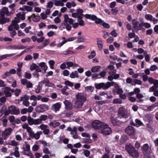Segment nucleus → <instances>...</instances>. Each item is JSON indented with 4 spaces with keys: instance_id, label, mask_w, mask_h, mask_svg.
<instances>
[{
    "instance_id": "21",
    "label": "nucleus",
    "mask_w": 158,
    "mask_h": 158,
    "mask_svg": "<svg viewBox=\"0 0 158 158\" xmlns=\"http://www.w3.org/2000/svg\"><path fill=\"white\" fill-rule=\"evenodd\" d=\"M128 139V137L126 135H123L121 138V142L122 143H124L126 142Z\"/></svg>"
},
{
    "instance_id": "17",
    "label": "nucleus",
    "mask_w": 158,
    "mask_h": 158,
    "mask_svg": "<svg viewBox=\"0 0 158 158\" xmlns=\"http://www.w3.org/2000/svg\"><path fill=\"white\" fill-rule=\"evenodd\" d=\"M8 47L9 48V49H10L12 50H14V49H23L27 47V46H25L23 45H21L20 46H17L16 45H10Z\"/></svg>"
},
{
    "instance_id": "30",
    "label": "nucleus",
    "mask_w": 158,
    "mask_h": 158,
    "mask_svg": "<svg viewBox=\"0 0 158 158\" xmlns=\"http://www.w3.org/2000/svg\"><path fill=\"white\" fill-rule=\"evenodd\" d=\"M73 53V52L72 51L67 50L63 52V54L64 55H67L68 54H72Z\"/></svg>"
},
{
    "instance_id": "44",
    "label": "nucleus",
    "mask_w": 158,
    "mask_h": 158,
    "mask_svg": "<svg viewBox=\"0 0 158 158\" xmlns=\"http://www.w3.org/2000/svg\"><path fill=\"white\" fill-rule=\"evenodd\" d=\"M110 34L114 37H116L118 35V34L116 32L115 30H114L110 33Z\"/></svg>"
},
{
    "instance_id": "28",
    "label": "nucleus",
    "mask_w": 158,
    "mask_h": 158,
    "mask_svg": "<svg viewBox=\"0 0 158 158\" xmlns=\"http://www.w3.org/2000/svg\"><path fill=\"white\" fill-rule=\"evenodd\" d=\"M40 19V17L39 15H36L35 17H33L32 18V21L34 22H38L39 21Z\"/></svg>"
},
{
    "instance_id": "29",
    "label": "nucleus",
    "mask_w": 158,
    "mask_h": 158,
    "mask_svg": "<svg viewBox=\"0 0 158 158\" xmlns=\"http://www.w3.org/2000/svg\"><path fill=\"white\" fill-rule=\"evenodd\" d=\"M48 118V116L46 115H42L40 116L39 118L40 121H45Z\"/></svg>"
},
{
    "instance_id": "27",
    "label": "nucleus",
    "mask_w": 158,
    "mask_h": 158,
    "mask_svg": "<svg viewBox=\"0 0 158 158\" xmlns=\"http://www.w3.org/2000/svg\"><path fill=\"white\" fill-rule=\"evenodd\" d=\"M72 16L75 18H78V19H82V17L80 16H79L77 13H73L72 14Z\"/></svg>"
},
{
    "instance_id": "62",
    "label": "nucleus",
    "mask_w": 158,
    "mask_h": 158,
    "mask_svg": "<svg viewBox=\"0 0 158 158\" xmlns=\"http://www.w3.org/2000/svg\"><path fill=\"white\" fill-rule=\"evenodd\" d=\"M54 21L56 23H58L61 22V19L58 17H57L54 19Z\"/></svg>"
},
{
    "instance_id": "49",
    "label": "nucleus",
    "mask_w": 158,
    "mask_h": 158,
    "mask_svg": "<svg viewBox=\"0 0 158 158\" xmlns=\"http://www.w3.org/2000/svg\"><path fill=\"white\" fill-rule=\"evenodd\" d=\"M134 82L135 84H138L139 85H141L142 84V81L140 80L137 79H135L134 80Z\"/></svg>"
},
{
    "instance_id": "7",
    "label": "nucleus",
    "mask_w": 158,
    "mask_h": 158,
    "mask_svg": "<svg viewBox=\"0 0 158 158\" xmlns=\"http://www.w3.org/2000/svg\"><path fill=\"white\" fill-rule=\"evenodd\" d=\"M125 132L129 136H132L135 135V130L134 128L131 126H128L125 130Z\"/></svg>"
},
{
    "instance_id": "6",
    "label": "nucleus",
    "mask_w": 158,
    "mask_h": 158,
    "mask_svg": "<svg viewBox=\"0 0 158 158\" xmlns=\"http://www.w3.org/2000/svg\"><path fill=\"white\" fill-rule=\"evenodd\" d=\"M48 105L43 104L36 106L35 109L36 112L38 113H43L48 110Z\"/></svg>"
},
{
    "instance_id": "61",
    "label": "nucleus",
    "mask_w": 158,
    "mask_h": 158,
    "mask_svg": "<svg viewBox=\"0 0 158 158\" xmlns=\"http://www.w3.org/2000/svg\"><path fill=\"white\" fill-rule=\"evenodd\" d=\"M49 40L46 39L44 40V42L43 43V45L45 47L49 44Z\"/></svg>"
},
{
    "instance_id": "18",
    "label": "nucleus",
    "mask_w": 158,
    "mask_h": 158,
    "mask_svg": "<svg viewBox=\"0 0 158 158\" xmlns=\"http://www.w3.org/2000/svg\"><path fill=\"white\" fill-rule=\"evenodd\" d=\"M10 20V19L9 18L2 17V19H0V24H3L9 22Z\"/></svg>"
},
{
    "instance_id": "9",
    "label": "nucleus",
    "mask_w": 158,
    "mask_h": 158,
    "mask_svg": "<svg viewBox=\"0 0 158 158\" xmlns=\"http://www.w3.org/2000/svg\"><path fill=\"white\" fill-rule=\"evenodd\" d=\"M118 116L120 117V118L123 117L126 118L128 117L126 110L123 107H119L118 111Z\"/></svg>"
},
{
    "instance_id": "57",
    "label": "nucleus",
    "mask_w": 158,
    "mask_h": 158,
    "mask_svg": "<svg viewBox=\"0 0 158 158\" xmlns=\"http://www.w3.org/2000/svg\"><path fill=\"white\" fill-rule=\"evenodd\" d=\"M39 28L41 29L43 27H46V25L43 22H41V23L39 24Z\"/></svg>"
},
{
    "instance_id": "51",
    "label": "nucleus",
    "mask_w": 158,
    "mask_h": 158,
    "mask_svg": "<svg viewBox=\"0 0 158 158\" xmlns=\"http://www.w3.org/2000/svg\"><path fill=\"white\" fill-rule=\"evenodd\" d=\"M17 75L19 77H21L22 74L21 69L17 68Z\"/></svg>"
},
{
    "instance_id": "20",
    "label": "nucleus",
    "mask_w": 158,
    "mask_h": 158,
    "mask_svg": "<svg viewBox=\"0 0 158 158\" xmlns=\"http://www.w3.org/2000/svg\"><path fill=\"white\" fill-rule=\"evenodd\" d=\"M132 24L133 25V28L134 29H137L138 28V24L139 22L137 21H136L135 19H133L132 20Z\"/></svg>"
},
{
    "instance_id": "59",
    "label": "nucleus",
    "mask_w": 158,
    "mask_h": 158,
    "mask_svg": "<svg viewBox=\"0 0 158 158\" xmlns=\"http://www.w3.org/2000/svg\"><path fill=\"white\" fill-rule=\"evenodd\" d=\"M25 77L27 79H30L31 78V74L27 72H26L25 74Z\"/></svg>"
},
{
    "instance_id": "50",
    "label": "nucleus",
    "mask_w": 158,
    "mask_h": 158,
    "mask_svg": "<svg viewBox=\"0 0 158 158\" xmlns=\"http://www.w3.org/2000/svg\"><path fill=\"white\" fill-rule=\"evenodd\" d=\"M44 39L45 38L44 36H41L40 38H37V41L38 43H40L43 42Z\"/></svg>"
},
{
    "instance_id": "47",
    "label": "nucleus",
    "mask_w": 158,
    "mask_h": 158,
    "mask_svg": "<svg viewBox=\"0 0 158 158\" xmlns=\"http://www.w3.org/2000/svg\"><path fill=\"white\" fill-rule=\"evenodd\" d=\"M31 41V39L30 38H26L25 39H23L21 40V42L23 43H25L26 42H29Z\"/></svg>"
},
{
    "instance_id": "58",
    "label": "nucleus",
    "mask_w": 158,
    "mask_h": 158,
    "mask_svg": "<svg viewBox=\"0 0 158 158\" xmlns=\"http://www.w3.org/2000/svg\"><path fill=\"white\" fill-rule=\"evenodd\" d=\"M78 21L79 22L78 24L80 26H83L84 25V21L82 19H78Z\"/></svg>"
},
{
    "instance_id": "55",
    "label": "nucleus",
    "mask_w": 158,
    "mask_h": 158,
    "mask_svg": "<svg viewBox=\"0 0 158 158\" xmlns=\"http://www.w3.org/2000/svg\"><path fill=\"white\" fill-rule=\"evenodd\" d=\"M157 88H156V87L154 86L153 85L152 87H150L149 89V91L150 92H154L155 90L157 89Z\"/></svg>"
},
{
    "instance_id": "26",
    "label": "nucleus",
    "mask_w": 158,
    "mask_h": 158,
    "mask_svg": "<svg viewBox=\"0 0 158 158\" xmlns=\"http://www.w3.org/2000/svg\"><path fill=\"white\" fill-rule=\"evenodd\" d=\"M113 103L114 104H121L122 103V100L119 98H115L113 100Z\"/></svg>"
},
{
    "instance_id": "3",
    "label": "nucleus",
    "mask_w": 158,
    "mask_h": 158,
    "mask_svg": "<svg viewBox=\"0 0 158 158\" xmlns=\"http://www.w3.org/2000/svg\"><path fill=\"white\" fill-rule=\"evenodd\" d=\"M109 82H107L106 84L104 82H102L99 83H95L94 86L95 88L98 90L102 89L103 90H106L110 87L109 85Z\"/></svg>"
},
{
    "instance_id": "24",
    "label": "nucleus",
    "mask_w": 158,
    "mask_h": 158,
    "mask_svg": "<svg viewBox=\"0 0 158 158\" xmlns=\"http://www.w3.org/2000/svg\"><path fill=\"white\" fill-rule=\"evenodd\" d=\"M83 10L81 9H77V13L79 16H80L82 17V19L83 18L84 15L83 14Z\"/></svg>"
},
{
    "instance_id": "31",
    "label": "nucleus",
    "mask_w": 158,
    "mask_h": 158,
    "mask_svg": "<svg viewBox=\"0 0 158 158\" xmlns=\"http://www.w3.org/2000/svg\"><path fill=\"white\" fill-rule=\"evenodd\" d=\"M96 55V53L94 51H92L90 54L88 56L89 59H92L94 58Z\"/></svg>"
},
{
    "instance_id": "36",
    "label": "nucleus",
    "mask_w": 158,
    "mask_h": 158,
    "mask_svg": "<svg viewBox=\"0 0 158 158\" xmlns=\"http://www.w3.org/2000/svg\"><path fill=\"white\" fill-rule=\"evenodd\" d=\"M37 65H36L35 64L32 63V64L31 65L30 67V69L31 71H33L35 69L37 68Z\"/></svg>"
},
{
    "instance_id": "48",
    "label": "nucleus",
    "mask_w": 158,
    "mask_h": 158,
    "mask_svg": "<svg viewBox=\"0 0 158 158\" xmlns=\"http://www.w3.org/2000/svg\"><path fill=\"white\" fill-rule=\"evenodd\" d=\"M25 11L27 10L28 12H30L32 10V8L31 7L27 6H24Z\"/></svg>"
},
{
    "instance_id": "4",
    "label": "nucleus",
    "mask_w": 158,
    "mask_h": 158,
    "mask_svg": "<svg viewBox=\"0 0 158 158\" xmlns=\"http://www.w3.org/2000/svg\"><path fill=\"white\" fill-rule=\"evenodd\" d=\"M105 123L98 120H95L92 122L91 126L95 130H99L102 128Z\"/></svg>"
},
{
    "instance_id": "53",
    "label": "nucleus",
    "mask_w": 158,
    "mask_h": 158,
    "mask_svg": "<svg viewBox=\"0 0 158 158\" xmlns=\"http://www.w3.org/2000/svg\"><path fill=\"white\" fill-rule=\"evenodd\" d=\"M43 152L46 154H50V152H49L48 149L47 147H45L43 150Z\"/></svg>"
},
{
    "instance_id": "1",
    "label": "nucleus",
    "mask_w": 158,
    "mask_h": 158,
    "mask_svg": "<svg viewBox=\"0 0 158 158\" xmlns=\"http://www.w3.org/2000/svg\"><path fill=\"white\" fill-rule=\"evenodd\" d=\"M76 100L75 103V106L76 108H80L83 105V103L86 100V97L83 93H78L76 95Z\"/></svg>"
},
{
    "instance_id": "41",
    "label": "nucleus",
    "mask_w": 158,
    "mask_h": 158,
    "mask_svg": "<svg viewBox=\"0 0 158 158\" xmlns=\"http://www.w3.org/2000/svg\"><path fill=\"white\" fill-rule=\"evenodd\" d=\"M85 40L84 37L79 36L78 37L77 41H78V43H80L84 42Z\"/></svg>"
},
{
    "instance_id": "43",
    "label": "nucleus",
    "mask_w": 158,
    "mask_h": 158,
    "mask_svg": "<svg viewBox=\"0 0 158 158\" xmlns=\"http://www.w3.org/2000/svg\"><path fill=\"white\" fill-rule=\"evenodd\" d=\"M83 152L85 156L86 157H89L90 154V152L87 150H84Z\"/></svg>"
},
{
    "instance_id": "52",
    "label": "nucleus",
    "mask_w": 158,
    "mask_h": 158,
    "mask_svg": "<svg viewBox=\"0 0 158 158\" xmlns=\"http://www.w3.org/2000/svg\"><path fill=\"white\" fill-rule=\"evenodd\" d=\"M85 88L87 90H89V91L91 92H92L93 91L94 89V87L92 86H87Z\"/></svg>"
},
{
    "instance_id": "5",
    "label": "nucleus",
    "mask_w": 158,
    "mask_h": 158,
    "mask_svg": "<svg viewBox=\"0 0 158 158\" xmlns=\"http://www.w3.org/2000/svg\"><path fill=\"white\" fill-rule=\"evenodd\" d=\"M142 151L144 155L148 157H150V156L151 149L149 148V146L148 144L145 143L141 147Z\"/></svg>"
},
{
    "instance_id": "2",
    "label": "nucleus",
    "mask_w": 158,
    "mask_h": 158,
    "mask_svg": "<svg viewBox=\"0 0 158 158\" xmlns=\"http://www.w3.org/2000/svg\"><path fill=\"white\" fill-rule=\"evenodd\" d=\"M125 149L130 155L133 158H138L139 156L138 151L131 144L126 145Z\"/></svg>"
},
{
    "instance_id": "33",
    "label": "nucleus",
    "mask_w": 158,
    "mask_h": 158,
    "mask_svg": "<svg viewBox=\"0 0 158 158\" xmlns=\"http://www.w3.org/2000/svg\"><path fill=\"white\" fill-rule=\"evenodd\" d=\"M42 132L41 131L38 132L36 134H35L34 138L36 139H38L40 137V135L41 134Z\"/></svg>"
},
{
    "instance_id": "19",
    "label": "nucleus",
    "mask_w": 158,
    "mask_h": 158,
    "mask_svg": "<svg viewBox=\"0 0 158 158\" xmlns=\"http://www.w3.org/2000/svg\"><path fill=\"white\" fill-rule=\"evenodd\" d=\"M39 64L44 70V72H45L48 68L47 66L46 65L45 63L44 62H42Z\"/></svg>"
},
{
    "instance_id": "11",
    "label": "nucleus",
    "mask_w": 158,
    "mask_h": 158,
    "mask_svg": "<svg viewBox=\"0 0 158 158\" xmlns=\"http://www.w3.org/2000/svg\"><path fill=\"white\" fill-rule=\"evenodd\" d=\"M8 109L10 110V114H11L17 115L20 114V112L19 109L14 106H9Z\"/></svg>"
},
{
    "instance_id": "23",
    "label": "nucleus",
    "mask_w": 158,
    "mask_h": 158,
    "mask_svg": "<svg viewBox=\"0 0 158 158\" xmlns=\"http://www.w3.org/2000/svg\"><path fill=\"white\" fill-rule=\"evenodd\" d=\"M146 129L151 133H153L155 131V129L153 127L150 125L148 126L146 128Z\"/></svg>"
},
{
    "instance_id": "60",
    "label": "nucleus",
    "mask_w": 158,
    "mask_h": 158,
    "mask_svg": "<svg viewBox=\"0 0 158 158\" xmlns=\"http://www.w3.org/2000/svg\"><path fill=\"white\" fill-rule=\"evenodd\" d=\"M23 104L25 106L27 107L29 106L30 103L28 101L24 100L23 102Z\"/></svg>"
},
{
    "instance_id": "38",
    "label": "nucleus",
    "mask_w": 158,
    "mask_h": 158,
    "mask_svg": "<svg viewBox=\"0 0 158 158\" xmlns=\"http://www.w3.org/2000/svg\"><path fill=\"white\" fill-rule=\"evenodd\" d=\"M65 84L66 85H68L70 87H72L73 85V83L68 81H66L64 82Z\"/></svg>"
},
{
    "instance_id": "13",
    "label": "nucleus",
    "mask_w": 158,
    "mask_h": 158,
    "mask_svg": "<svg viewBox=\"0 0 158 158\" xmlns=\"http://www.w3.org/2000/svg\"><path fill=\"white\" fill-rule=\"evenodd\" d=\"M145 18L147 20H150L151 21H153L154 24L157 23L158 20L153 17L150 14H146L145 15Z\"/></svg>"
},
{
    "instance_id": "46",
    "label": "nucleus",
    "mask_w": 158,
    "mask_h": 158,
    "mask_svg": "<svg viewBox=\"0 0 158 158\" xmlns=\"http://www.w3.org/2000/svg\"><path fill=\"white\" fill-rule=\"evenodd\" d=\"M34 124L35 125H38L41 123L39 118L37 119H34Z\"/></svg>"
},
{
    "instance_id": "14",
    "label": "nucleus",
    "mask_w": 158,
    "mask_h": 158,
    "mask_svg": "<svg viewBox=\"0 0 158 158\" xmlns=\"http://www.w3.org/2000/svg\"><path fill=\"white\" fill-rule=\"evenodd\" d=\"M61 103L60 102H58L53 104L52 106V110L54 111L56 113L59 111L61 107Z\"/></svg>"
},
{
    "instance_id": "64",
    "label": "nucleus",
    "mask_w": 158,
    "mask_h": 158,
    "mask_svg": "<svg viewBox=\"0 0 158 158\" xmlns=\"http://www.w3.org/2000/svg\"><path fill=\"white\" fill-rule=\"evenodd\" d=\"M154 32L157 34H158V25H156L154 27Z\"/></svg>"
},
{
    "instance_id": "15",
    "label": "nucleus",
    "mask_w": 158,
    "mask_h": 158,
    "mask_svg": "<svg viewBox=\"0 0 158 158\" xmlns=\"http://www.w3.org/2000/svg\"><path fill=\"white\" fill-rule=\"evenodd\" d=\"M66 110H71L73 108V106L71 103L69 101L65 100L64 101Z\"/></svg>"
},
{
    "instance_id": "39",
    "label": "nucleus",
    "mask_w": 158,
    "mask_h": 158,
    "mask_svg": "<svg viewBox=\"0 0 158 158\" xmlns=\"http://www.w3.org/2000/svg\"><path fill=\"white\" fill-rule=\"evenodd\" d=\"M47 27L49 29H56L58 28L57 26L54 24L49 25Z\"/></svg>"
},
{
    "instance_id": "35",
    "label": "nucleus",
    "mask_w": 158,
    "mask_h": 158,
    "mask_svg": "<svg viewBox=\"0 0 158 158\" xmlns=\"http://www.w3.org/2000/svg\"><path fill=\"white\" fill-rule=\"evenodd\" d=\"M95 23L97 24H99L101 25V24H102L103 21L97 17V19L95 20Z\"/></svg>"
},
{
    "instance_id": "40",
    "label": "nucleus",
    "mask_w": 158,
    "mask_h": 158,
    "mask_svg": "<svg viewBox=\"0 0 158 158\" xmlns=\"http://www.w3.org/2000/svg\"><path fill=\"white\" fill-rule=\"evenodd\" d=\"M101 25L104 28H109L110 27V25L107 23L103 22L102 24H101Z\"/></svg>"
},
{
    "instance_id": "32",
    "label": "nucleus",
    "mask_w": 158,
    "mask_h": 158,
    "mask_svg": "<svg viewBox=\"0 0 158 158\" xmlns=\"http://www.w3.org/2000/svg\"><path fill=\"white\" fill-rule=\"evenodd\" d=\"M145 118L148 120L149 122L152 121V117L151 114H148L145 115Z\"/></svg>"
},
{
    "instance_id": "12",
    "label": "nucleus",
    "mask_w": 158,
    "mask_h": 158,
    "mask_svg": "<svg viewBox=\"0 0 158 158\" xmlns=\"http://www.w3.org/2000/svg\"><path fill=\"white\" fill-rule=\"evenodd\" d=\"M12 131V128L10 127L7 128L5 129L2 134L4 139H6L8 137L9 135L11 133Z\"/></svg>"
},
{
    "instance_id": "22",
    "label": "nucleus",
    "mask_w": 158,
    "mask_h": 158,
    "mask_svg": "<svg viewBox=\"0 0 158 158\" xmlns=\"http://www.w3.org/2000/svg\"><path fill=\"white\" fill-rule=\"evenodd\" d=\"M100 68V66H93L91 68V70L93 73L97 72Z\"/></svg>"
},
{
    "instance_id": "10",
    "label": "nucleus",
    "mask_w": 158,
    "mask_h": 158,
    "mask_svg": "<svg viewBox=\"0 0 158 158\" xmlns=\"http://www.w3.org/2000/svg\"><path fill=\"white\" fill-rule=\"evenodd\" d=\"M10 88L8 87H5L2 88L1 91L3 94V95L4 94L6 97H10L12 96V94L10 92Z\"/></svg>"
},
{
    "instance_id": "56",
    "label": "nucleus",
    "mask_w": 158,
    "mask_h": 158,
    "mask_svg": "<svg viewBox=\"0 0 158 158\" xmlns=\"http://www.w3.org/2000/svg\"><path fill=\"white\" fill-rule=\"evenodd\" d=\"M64 17V21L65 23H67L70 18H69V16L67 14H65Z\"/></svg>"
},
{
    "instance_id": "8",
    "label": "nucleus",
    "mask_w": 158,
    "mask_h": 158,
    "mask_svg": "<svg viewBox=\"0 0 158 158\" xmlns=\"http://www.w3.org/2000/svg\"><path fill=\"white\" fill-rule=\"evenodd\" d=\"M111 132V130L109 125L105 123L104 126L101 129V133L104 135H110Z\"/></svg>"
},
{
    "instance_id": "45",
    "label": "nucleus",
    "mask_w": 158,
    "mask_h": 158,
    "mask_svg": "<svg viewBox=\"0 0 158 158\" xmlns=\"http://www.w3.org/2000/svg\"><path fill=\"white\" fill-rule=\"evenodd\" d=\"M20 93L21 90L20 89L17 88L15 90V94L16 96H18Z\"/></svg>"
},
{
    "instance_id": "54",
    "label": "nucleus",
    "mask_w": 158,
    "mask_h": 158,
    "mask_svg": "<svg viewBox=\"0 0 158 158\" xmlns=\"http://www.w3.org/2000/svg\"><path fill=\"white\" fill-rule=\"evenodd\" d=\"M9 120L11 123L14 122L15 121V117L13 115H11L9 117Z\"/></svg>"
},
{
    "instance_id": "37",
    "label": "nucleus",
    "mask_w": 158,
    "mask_h": 158,
    "mask_svg": "<svg viewBox=\"0 0 158 158\" xmlns=\"http://www.w3.org/2000/svg\"><path fill=\"white\" fill-rule=\"evenodd\" d=\"M114 38L111 37L110 36L106 40V42L108 44H111L114 41Z\"/></svg>"
},
{
    "instance_id": "42",
    "label": "nucleus",
    "mask_w": 158,
    "mask_h": 158,
    "mask_svg": "<svg viewBox=\"0 0 158 158\" xmlns=\"http://www.w3.org/2000/svg\"><path fill=\"white\" fill-rule=\"evenodd\" d=\"M157 66L156 65H152L151 66L150 70L151 71H154L157 69Z\"/></svg>"
},
{
    "instance_id": "63",
    "label": "nucleus",
    "mask_w": 158,
    "mask_h": 158,
    "mask_svg": "<svg viewBox=\"0 0 158 158\" xmlns=\"http://www.w3.org/2000/svg\"><path fill=\"white\" fill-rule=\"evenodd\" d=\"M153 84H154V86L156 87V88H158V80L155 79V81Z\"/></svg>"
},
{
    "instance_id": "34",
    "label": "nucleus",
    "mask_w": 158,
    "mask_h": 158,
    "mask_svg": "<svg viewBox=\"0 0 158 158\" xmlns=\"http://www.w3.org/2000/svg\"><path fill=\"white\" fill-rule=\"evenodd\" d=\"M138 26V28H137V30L139 31V30H142L143 29H144L142 27L144 26V23H142L139 24Z\"/></svg>"
},
{
    "instance_id": "16",
    "label": "nucleus",
    "mask_w": 158,
    "mask_h": 158,
    "mask_svg": "<svg viewBox=\"0 0 158 158\" xmlns=\"http://www.w3.org/2000/svg\"><path fill=\"white\" fill-rule=\"evenodd\" d=\"M110 120L111 124L113 126H119L121 123L119 120H117L116 118H114V117L111 116L110 117Z\"/></svg>"
},
{
    "instance_id": "25",
    "label": "nucleus",
    "mask_w": 158,
    "mask_h": 158,
    "mask_svg": "<svg viewBox=\"0 0 158 158\" xmlns=\"http://www.w3.org/2000/svg\"><path fill=\"white\" fill-rule=\"evenodd\" d=\"M135 125L136 127L142 126L143 125V123L142 122L138 119H136L135 120Z\"/></svg>"
}]
</instances>
